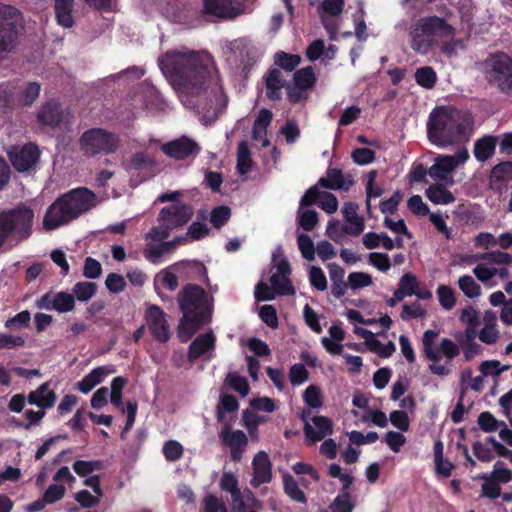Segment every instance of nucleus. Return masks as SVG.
Masks as SVG:
<instances>
[{"mask_svg":"<svg viewBox=\"0 0 512 512\" xmlns=\"http://www.w3.org/2000/svg\"><path fill=\"white\" fill-rule=\"evenodd\" d=\"M158 64L175 89L193 96L209 94V108L214 113L226 106L223 88L212 74L207 54L170 50L159 58Z\"/></svg>","mask_w":512,"mask_h":512,"instance_id":"1","label":"nucleus"},{"mask_svg":"<svg viewBox=\"0 0 512 512\" xmlns=\"http://www.w3.org/2000/svg\"><path fill=\"white\" fill-rule=\"evenodd\" d=\"M177 301L182 313L177 334L179 340L186 343L211 322L214 298L201 286L188 283L179 291Z\"/></svg>","mask_w":512,"mask_h":512,"instance_id":"2","label":"nucleus"},{"mask_svg":"<svg viewBox=\"0 0 512 512\" xmlns=\"http://www.w3.org/2000/svg\"><path fill=\"white\" fill-rule=\"evenodd\" d=\"M469 118L453 106H437L427 120L428 140L437 147L461 142L466 136Z\"/></svg>","mask_w":512,"mask_h":512,"instance_id":"3","label":"nucleus"},{"mask_svg":"<svg viewBox=\"0 0 512 512\" xmlns=\"http://www.w3.org/2000/svg\"><path fill=\"white\" fill-rule=\"evenodd\" d=\"M95 204V194L87 188H76L57 198L47 209L43 226L53 230L78 218Z\"/></svg>","mask_w":512,"mask_h":512,"instance_id":"4","label":"nucleus"},{"mask_svg":"<svg viewBox=\"0 0 512 512\" xmlns=\"http://www.w3.org/2000/svg\"><path fill=\"white\" fill-rule=\"evenodd\" d=\"M34 218L33 209L23 203L0 211V253L32 235Z\"/></svg>","mask_w":512,"mask_h":512,"instance_id":"5","label":"nucleus"},{"mask_svg":"<svg viewBox=\"0 0 512 512\" xmlns=\"http://www.w3.org/2000/svg\"><path fill=\"white\" fill-rule=\"evenodd\" d=\"M454 32V28L444 18L421 17L409 31L410 47L418 54L427 55L441 39L452 37Z\"/></svg>","mask_w":512,"mask_h":512,"instance_id":"6","label":"nucleus"},{"mask_svg":"<svg viewBox=\"0 0 512 512\" xmlns=\"http://www.w3.org/2000/svg\"><path fill=\"white\" fill-rule=\"evenodd\" d=\"M487 83L508 98H512V58L504 52L490 55L484 62Z\"/></svg>","mask_w":512,"mask_h":512,"instance_id":"7","label":"nucleus"},{"mask_svg":"<svg viewBox=\"0 0 512 512\" xmlns=\"http://www.w3.org/2000/svg\"><path fill=\"white\" fill-rule=\"evenodd\" d=\"M120 137L114 132L104 128H91L86 130L79 139V146L84 155H109L119 148Z\"/></svg>","mask_w":512,"mask_h":512,"instance_id":"8","label":"nucleus"},{"mask_svg":"<svg viewBox=\"0 0 512 512\" xmlns=\"http://www.w3.org/2000/svg\"><path fill=\"white\" fill-rule=\"evenodd\" d=\"M20 12L12 5L0 2V62L12 52L19 40Z\"/></svg>","mask_w":512,"mask_h":512,"instance_id":"9","label":"nucleus"},{"mask_svg":"<svg viewBox=\"0 0 512 512\" xmlns=\"http://www.w3.org/2000/svg\"><path fill=\"white\" fill-rule=\"evenodd\" d=\"M8 157L15 170L25 172L38 162L40 151L36 144L30 142L22 146H12L8 151Z\"/></svg>","mask_w":512,"mask_h":512,"instance_id":"10","label":"nucleus"},{"mask_svg":"<svg viewBox=\"0 0 512 512\" xmlns=\"http://www.w3.org/2000/svg\"><path fill=\"white\" fill-rule=\"evenodd\" d=\"M144 319L154 339L160 343H166L170 339V328L166 314L157 305H150L145 312Z\"/></svg>","mask_w":512,"mask_h":512,"instance_id":"11","label":"nucleus"},{"mask_svg":"<svg viewBox=\"0 0 512 512\" xmlns=\"http://www.w3.org/2000/svg\"><path fill=\"white\" fill-rule=\"evenodd\" d=\"M160 149L166 156L175 160H186L200 152L198 143L186 136L164 143Z\"/></svg>","mask_w":512,"mask_h":512,"instance_id":"12","label":"nucleus"},{"mask_svg":"<svg viewBox=\"0 0 512 512\" xmlns=\"http://www.w3.org/2000/svg\"><path fill=\"white\" fill-rule=\"evenodd\" d=\"M193 216V208L189 204L177 203L163 207L158 215L160 223H167L172 229L182 227Z\"/></svg>","mask_w":512,"mask_h":512,"instance_id":"13","label":"nucleus"},{"mask_svg":"<svg viewBox=\"0 0 512 512\" xmlns=\"http://www.w3.org/2000/svg\"><path fill=\"white\" fill-rule=\"evenodd\" d=\"M240 0H203V14L234 19L241 13Z\"/></svg>","mask_w":512,"mask_h":512,"instance_id":"14","label":"nucleus"},{"mask_svg":"<svg viewBox=\"0 0 512 512\" xmlns=\"http://www.w3.org/2000/svg\"><path fill=\"white\" fill-rule=\"evenodd\" d=\"M438 335L439 333L435 330H427L424 332L422 338L423 353L428 360L433 362L429 365V370L432 374L447 376L450 373V369L445 365L438 364L441 359L439 351L435 348V340Z\"/></svg>","mask_w":512,"mask_h":512,"instance_id":"15","label":"nucleus"},{"mask_svg":"<svg viewBox=\"0 0 512 512\" xmlns=\"http://www.w3.org/2000/svg\"><path fill=\"white\" fill-rule=\"evenodd\" d=\"M17 107H30L34 104L41 92V84L36 81L11 80Z\"/></svg>","mask_w":512,"mask_h":512,"instance_id":"16","label":"nucleus"},{"mask_svg":"<svg viewBox=\"0 0 512 512\" xmlns=\"http://www.w3.org/2000/svg\"><path fill=\"white\" fill-rule=\"evenodd\" d=\"M253 478L251 485L259 487L262 484L269 483L272 479V464L266 452H258L252 461Z\"/></svg>","mask_w":512,"mask_h":512,"instance_id":"17","label":"nucleus"},{"mask_svg":"<svg viewBox=\"0 0 512 512\" xmlns=\"http://www.w3.org/2000/svg\"><path fill=\"white\" fill-rule=\"evenodd\" d=\"M265 85V95L273 102L280 101L282 99V89L288 85L286 80L283 78L282 72L278 68H270L263 76Z\"/></svg>","mask_w":512,"mask_h":512,"instance_id":"18","label":"nucleus"},{"mask_svg":"<svg viewBox=\"0 0 512 512\" xmlns=\"http://www.w3.org/2000/svg\"><path fill=\"white\" fill-rule=\"evenodd\" d=\"M36 118L41 126L56 128L63 120L62 107L55 100L47 101L38 110Z\"/></svg>","mask_w":512,"mask_h":512,"instance_id":"19","label":"nucleus"},{"mask_svg":"<svg viewBox=\"0 0 512 512\" xmlns=\"http://www.w3.org/2000/svg\"><path fill=\"white\" fill-rule=\"evenodd\" d=\"M512 181V161H503L495 165L490 172L489 186L498 193L507 189Z\"/></svg>","mask_w":512,"mask_h":512,"instance_id":"20","label":"nucleus"},{"mask_svg":"<svg viewBox=\"0 0 512 512\" xmlns=\"http://www.w3.org/2000/svg\"><path fill=\"white\" fill-rule=\"evenodd\" d=\"M312 422L316 426V430L306 420L304 425V434L312 443L321 441L333 433V424L328 417L314 416Z\"/></svg>","mask_w":512,"mask_h":512,"instance_id":"21","label":"nucleus"},{"mask_svg":"<svg viewBox=\"0 0 512 512\" xmlns=\"http://www.w3.org/2000/svg\"><path fill=\"white\" fill-rule=\"evenodd\" d=\"M50 382L42 383L36 390L31 391L27 396V401L31 405H36L40 409L52 408L57 400L56 393L50 389Z\"/></svg>","mask_w":512,"mask_h":512,"instance_id":"22","label":"nucleus"},{"mask_svg":"<svg viewBox=\"0 0 512 512\" xmlns=\"http://www.w3.org/2000/svg\"><path fill=\"white\" fill-rule=\"evenodd\" d=\"M357 210L358 206L354 202L344 204L342 212L344 220L348 224L342 226V231L347 235L359 236L365 228L363 219L358 216Z\"/></svg>","mask_w":512,"mask_h":512,"instance_id":"23","label":"nucleus"},{"mask_svg":"<svg viewBox=\"0 0 512 512\" xmlns=\"http://www.w3.org/2000/svg\"><path fill=\"white\" fill-rule=\"evenodd\" d=\"M216 338L213 333H205L197 336L189 345L188 359L194 362L199 359L203 354L213 349L215 346Z\"/></svg>","mask_w":512,"mask_h":512,"instance_id":"24","label":"nucleus"},{"mask_svg":"<svg viewBox=\"0 0 512 512\" xmlns=\"http://www.w3.org/2000/svg\"><path fill=\"white\" fill-rule=\"evenodd\" d=\"M457 165L458 161H456L454 156L441 155L436 158L435 163L429 168L428 174L432 179L442 181L447 178V175L451 173Z\"/></svg>","mask_w":512,"mask_h":512,"instance_id":"25","label":"nucleus"},{"mask_svg":"<svg viewBox=\"0 0 512 512\" xmlns=\"http://www.w3.org/2000/svg\"><path fill=\"white\" fill-rule=\"evenodd\" d=\"M318 185L319 187L326 189L348 191L352 185V181H345L341 169L328 168L326 171V177H321L318 180Z\"/></svg>","mask_w":512,"mask_h":512,"instance_id":"26","label":"nucleus"},{"mask_svg":"<svg viewBox=\"0 0 512 512\" xmlns=\"http://www.w3.org/2000/svg\"><path fill=\"white\" fill-rule=\"evenodd\" d=\"M172 268L181 274H185L189 279L196 280L203 278L205 281H208L207 268L201 261H182L176 263Z\"/></svg>","mask_w":512,"mask_h":512,"instance_id":"27","label":"nucleus"},{"mask_svg":"<svg viewBox=\"0 0 512 512\" xmlns=\"http://www.w3.org/2000/svg\"><path fill=\"white\" fill-rule=\"evenodd\" d=\"M497 144V137L485 135L474 143L473 154L479 162H485L490 159L494 153Z\"/></svg>","mask_w":512,"mask_h":512,"instance_id":"28","label":"nucleus"},{"mask_svg":"<svg viewBox=\"0 0 512 512\" xmlns=\"http://www.w3.org/2000/svg\"><path fill=\"white\" fill-rule=\"evenodd\" d=\"M74 0H55L54 10L56 21L64 28H71L74 25L72 11Z\"/></svg>","mask_w":512,"mask_h":512,"instance_id":"29","label":"nucleus"},{"mask_svg":"<svg viewBox=\"0 0 512 512\" xmlns=\"http://www.w3.org/2000/svg\"><path fill=\"white\" fill-rule=\"evenodd\" d=\"M426 197L434 204L446 205L455 201V196L442 184H431L426 189Z\"/></svg>","mask_w":512,"mask_h":512,"instance_id":"30","label":"nucleus"},{"mask_svg":"<svg viewBox=\"0 0 512 512\" xmlns=\"http://www.w3.org/2000/svg\"><path fill=\"white\" fill-rule=\"evenodd\" d=\"M18 109L11 81L0 83V112L11 113Z\"/></svg>","mask_w":512,"mask_h":512,"instance_id":"31","label":"nucleus"},{"mask_svg":"<svg viewBox=\"0 0 512 512\" xmlns=\"http://www.w3.org/2000/svg\"><path fill=\"white\" fill-rule=\"evenodd\" d=\"M223 443L229 447H245L248 438L242 430L231 431L230 424H226L220 433Z\"/></svg>","mask_w":512,"mask_h":512,"instance_id":"32","label":"nucleus"},{"mask_svg":"<svg viewBox=\"0 0 512 512\" xmlns=\"http://www.w3.org/2000/svg\"><path fill=\"white\" fill-rule=\"evenodd\" d=\"M317 78L312 66L303 67L297 70L293 75V83L299 88L311 89L315 86Z\"/></svg>","mask_w":512,"mask_h":512,"instance_id":"33","label":"nucleus"},{"mask_svg":"<svg viewBox=\"0 0 512 512\" xmlns=\"http://www.w3.org/2000/svg\"><path fill=\"white\" fill-rule=\"evenodd\" d=\"M104 375V367L94 368L87 375H85L81 381L78 382L77 386L79 391L85 394L90 392L96 385L101 383Z\"/></svg>","mask_w":512,"mask_h":512,"instance_id":"34","label":"nucleus"},{"mask_svg":"<svg viewBox=\"0 0 512 512\" xmlns=\"http://www.w3.org/2000/svg\"><path fill=\"white\" fill-rule=\"evenodd\" d=\"M239 409V402L237 398L230 394L221 395L219 404L216 408V418L217 421L222 423L224 422L226 416V412H235Z\"/></svg>","mask_w":512,"mask_h":512,"instance_id":"35","label":"nucleus"},{"mask_svg":"<svg viewBox=\"0 0 512 512\" xmlns=\"http://www.w3.org/2000/svg\"><path fill=\"white\" fill-rule=\"evenodd\" d=\"M270 283L274 292L279 296H293L296 291L289 277L280 275H272Z\"/></svg>","mask_w":512,"mask_h":512,"instance_id":"36","label":"nucleus"},{"mask_svg":"<svg viewBox=\"0 0 512 512\" xmlns=\"http://www.w3.org/2000/svg\"><path fill=\"white\" fill-rule=\"evenodd\" d=\"M274 64L287 72H292L301 61L299 55L278 51L274 54Z\"/></svg>","mask_w":512,"mask_h":512,"instance_id":"37","label":"nucleus"},{"mask_svg":"<svg viewBox=\"0 0 512 512\" xmlns=\"http://www.w3.org/2000/svg\"><path fill=\"white\" fill-rule=\"evenodd\" d=\"M414 76L416 83L425 89H432L437 82V74L430 66L418 68Z\"/></svg>","mask_w":512,"mask_h":512,"instance_id":"38","label":"nucleus"},{"mask_svg":"<svg viewBox=\"0 0 512 512\" xmlns=\"http://www.w3.org/2000/svg\"><path fill=\"white\" fill-rule=\"evenodd\" d=\"M283 485L285 493L294 501L299 503H306L307 498L305 493L299 488L298 483L295 479L289 475L285 474L283 476Z\"/></svg>","mask_w":512,"mask_h":512,"instance_id":"39","label":"nucleus"},{"mask_svg":"<svg viewBox=\"0 0 512 512\" xmlns=\"http://www.w3.org/2000/svg\"><path fill=\"white\" fill-rule=\"evenodd\" d=\"M97 291V285L94 282H77L72 289L73 296L79 301L86 302L90 300Z\"/></svg>","mask_w":512,"mask_h":512,"instance_id":"40","label":"nucleus"},{"mask_svg":"<svg viewBox=\"0 0 512 512\" xmlns=\"http://www.w3.org/2000/svg\"><path fill=\"white\" fill-rule=\"evenodd\" d=\"M272 112L268 109H261L258 113L257 118L255 119L253 125V138L259 139L262 135L266 134L267 127L270 125L272 120Z\"/></svg>","mask_w":512,"mask_h":512,"instance_id":"41","label":"nucleus"},{"mask_svg":"<svg viewBox=\"0 0 512 512\" xmlns=\"http://www.w3.org/2000/svg\"><path fill=\"white\" fill-rule=\"evenodd\" d=\"M127 384V379L121 376L113 378L111 382V403L122 412H124V404L122 401V390Z\"/></svg>","mask_w":512,"mask_h":512,"instance_id":"42","label":"nucleus"},{"mask_svg":"<svg viewBox=\"0 0 512 512\" xmlns=\"http://www.w3.org/2000/svg\"><path fill=\"white\" fill-rule=\"evenodd\" d=\"M252 168V159L250 150L247 145L242 142L238 147L237 153V171L239 174H247Z\"/></svg>","mask_w":512,"mask_h":512,"instance_id":"43","label":"nucleus"},{"mask_svg":"<svg viewBox=\"0 0 512 512\" xmlns=\"http://www.w3.org/2000/svg\"><path fill=\"white\" fill-rule=\"evenodd\" d=\"M458 285L464 295L468 298H476L481 293L480 285L470 275L461 276Z\"/></svg>","mask_w":512,"mask_h":512,"instance_id":"44","label":"nucleus"},{"mask_svg":"<svg viewBox=\"0 0 512 512\" xmlns=\"http://www.w3.org/2000/svg\"><path fill=\"white\" fill-rule=\"evenodd\" d=\"M55 311L59 313L70 312L75 308V298L72 294L67 292L55 293Z\"/></svg>","mask_w":512,"mask_h":512,"instance_id":"45","label":"nucleus"},{"mask_svg":"<svg viewBox=\"0 0 512 512\" xmlns=\"http://www.w3.org/2000/svg\"><path fill=\"white\" fill-rule=\"evenodd\" d=\"M439 304L445 310H451L456 304L455 292L447 285H439L437 288Z\"/></svg>","mask_w":512,"mask_h":512,"instance_id":"46","label":"nucleus"},{"mask_svg":"<svg viewBox=\"0 0 512 512\" xmlns=\"http://www.w3.org/2000/svg\"><path fill=\"white\" fill-rule=\"evenodd\" d=\"M162 452L168 462H175L183 456L184 448L180 442L168 440L164 443Z\"/></svg>","mask_w":512,"mask_h":512,"instance_id":"47","label":"nucleus"},{"mask_svg":"<svg viewBox=\"0 0 512 512\" xmlns=\"http://www.w3.org/2000/svg\"><path fill=\"white\" fill-rule=\"evenodd\" d=\"M376 176H377V171L376 170H371L369 173H368V179H367V183H366V207H367V210H370L371 209V202L370 200L372 198H378L380 197L382 194H383V189L376 185L375 184V179H376Z\"/></svg>","mask_w":512,"mask_h":512,"instance_id":"48","label":"nucleus"},{"mask_svg":"<svg viewBox=\"0 0 512 512\" xmlns=\"http://www.w3.org/2000/svg\"><path fill=\"white\" fill-rule=\"evenodd\" d=\"M355 504L350 493H340L330 505L332 512H352Z\"/></svg>","mask_w":512,"mask_h":512,"instance_id":"49","label":"nucleus"},{"mask_svg":"<svg viewBox=\"0 0 512 512\" xmlns=\"http://www.w3.org/2000/svg\"><path fill=\"white\" fill-rule=\"evenodd\" d=\"M420 283L413 273H405L399 280L398 289L406 296H413Z\"/></svg>","mask_w":512,"mask_h":512,"instance_id":"50","label":"nucleus"},{"mask_svg":"<svg viewBox=\"0 0 512 512\" xmlns=\"http://www.w3.org/2000/svg\"><path fill=\"white\" fill-rule=\"evenodd\" d=\"M231 217V209L228 206L221 205L215 207L211 211L210 222L212 223L214 228L223 227Z\"/></svg>","mask_w":512,"mask_h":512,"instance_id":"51","label":"nucleus"},{"mask_svg":"<svg viewBox=\"0 0 512 512\" xmlns=\"http://www.w3.org/2000/svg\"><path fill=\"white\" fill-rule=\"evenodd\" d=\"M102 467H103V465L100 460H94V461L76 460L73 464V470L80 477H85L96 470H101Z\"/></svg>","mask_w":512,"mask_h":512,"instance_id":"52","label":"nucleus"},{"mask_svg":"<svg viewBox=\"0 0 512 512\" xmlns=\"http://www.w3.org/2000/svg\"><path fill=\"white\" fill-rule=\"evenodd\" d=\"M227 384L242 397H245L249 393V384L245 377L238 375L237 373H229L226 378Z\"/></svg>","mask_w":512,"mask_h":512,"instance_id":"53","label":"nucleus"},{"mask_svg":"<svg viewBox=\"0 0 512 512\" xmlns=\"http://www.w3.org/2000/svg\"><path fill=\"white\" fill-rule=\"evenodd\" d=\"M477 422L482 431L490 433L498 430L502 421L497 420L489 411H484L478 416Z\"/></svg>","mask_w":512,"mask_h":512,"instance_id":"54","label":"nucleus"},{"mask_svg":"<svg viewBox=\"0 0 512 512\" xmlns=\"http://www.w3.org/2000/svg\"><path fill=\"white\" fill-rule=\"evenodd\" d=\"M303 400L310 408H319L323 404L322 393L318 386H308L303 394Z\"/></svg>","mask_w":512,"mask_h":512,"instance_id":"55","label":"nucleus"},{"mask_svg":"<svg viewBox=\"0 0 512 512\" xmlns=\"http://www.w3.org/2000/svg\"><path fill=\"white\" fill-rule=\"evenodd\" d=\"M287 100L289 103L295 105L299 103H304L309 98V93L307 89L299 88L298 86L288 83L286 86Z\"/></svg>","mask_w":512,"mask_h":512,"instance_id":"56","label":"nucleus"},{"mask_svg":"<svg viewBox=\"0 0 512 512\" xmlns=\"http://www.w3.org/2000/svg\"><path fill=\"white\" fill-rule=\"evenodd\" d=\"M297 244L302 257L308 261L315 258V247L312 239L307 234H300L297 237Z\"/></svg>","mask_w":512,"mask_h":512,"instance_id":"57","label":"nucleus"},{"mask_svg":"<svg viewBox=\"0 0 512 512\" xmlns=\"http://www.w3.org/2000/svg\"><path fill=\"white\" fill-rule=\"evenodd\" d=\"M480 258L488 263L497 265H509L512 263V255L500 250L486 252Z\"/></svg>","mask_w":512,"mask_h":512,"instance_id":"58","label":"nucleus"},{"mask_svg":"<svg viewBox=\"0 0 512 512\" xmlns=\"http://www.w3.org/2000/svg\"><path fill=\"white\" fill-rule=\"evenodd\" d=\"M426 315V310L415 301L412 304H404L400 317L403 321H409L415 318H423Z\"/></svg>","mask_w":512,"mask_h":512,"instance_id":"59","label":"nucleus"},{"mask_svg":"<svg viewBox=\"0 0 512 512\" xmlns=\"http://www.w3.org/2000/svg\"><path fill=\"white\" fill-rule=\"evenodd\" d=\"M260 319L270 328L276 329L279 325L277 311L273 305L266 304L260 307Z\"/></svg>","mask_w":512,"mask_h":512,"instance_id":"60","label":"nucleus"},{"mask_svg":"<svg viewBox=\"0 0 512 512\" xmlns=\"http://www.w3.org/2000/svg\"><path fill=\"white\" fill-rule=\"evenodd\" d=\"M318 214L315 210H305L298 215V224L305 231H312L318 223Z\"/></svg>","mask_w":512,"mask_h":512,"instance_id":"61","label":"nucleus"},{"mask_svg":"<svg viewBox=\"0 0 512 512\" xmlns=\"http://www.w3.org/2000/svg\"><path fill=\"white\" fill-rule=\"evenodd\" d=\"M309 280L311 286L319 291L327 289V279L320 267L312 266L309 271Z\"/></svg>","mask_w":512,"mask_h":512,"instance_id":"62","label":"nucleus"},{"mask_svg":"<svg viewBox=\"0 0 512 512\" xmlns=\"http://www.w3.org/2000/svg\"><path fill=\"white\" fill-rule=\"evenodd\" d=\"M368 261L381 272H387L391 268V261L386 253L371 252L368 255Z\"/></svg>","mask_w":512,"mask_h":512,"instance_id":"63","label":"nucleus"},{"mask_svg":"<svg viewBox=\"0 0 512 512\" xmlns=\"http://www.w3.org/2000/svg\"><path fill=\"white\" fill-rule=\"evenodd\" d=\"M348 284L352 289L364 288L372 284V277L364 272H352L348 275Z\"/></svg>","mask_w":512,"mask_h":512,"instance_id":"64","label":"nucleus"}]
</instances>
